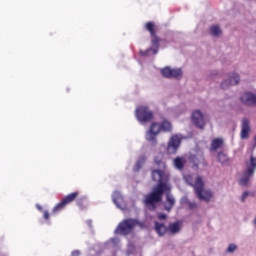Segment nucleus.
Wrapping results in <instances>:
<instances>
[{
    "label": "nucleus",
    "mask_w": 256,
    "mask_h": 256,
    "mask_svg": "<svg viewBox=\"0 0 256 256\" xmlns=\"http://www.w3.org/2000/svg\"><path fill=\"white\" fill-rule=\"evenodd\" d=\"M143 163H145V157L141 158L135 165L134 171H139L141 167H143Z\"/></svg>",
    "instance_id": "obj_25"
},
{
    "label": "nucleus",
    "mask_w": 256,
    "mask_h": 256,
    "mask_svg": "<svg viewBox=\"0 0 256 256\" xmlns=\"http://www.w3.org/2000/svg\"><path fill=\"white\" fill-rule=\"evenodd\" d=\"M210 34L213 35V37H219V35H221V28L218 25H212L210 27Z\"/></svg>",
    "instance_id": "obj_21"
},
{
    "label": "nucleus",
    "mask_w": 256,
    "mask_h": 256,
    "mask_svg": "<svg viewBox=\"0 0 256 256\" xmlns=\"http://www.w3.org/2000/svg\"><path fill=\"white\" fill-rule=\"evenodd\" d=\"M136 117L140 123H149L153 120V112L147 106H140L136 109Z\"/></svg>",
    "instance_id": "obj_8"
},
{
    "label": "nucleus",
    "mask_w": 256,
    "mask_h": 256,
    "mask_svg": "<svg viewBox=\"0 0 256 256\" xmlns=\"http://www.w3.org/2000/svg\"><path fill=\"white\" fill-rule=\"evenodd\" d=\"M223 143V138L213 139L210 145V151H217L218 149H221V147H223Z\"/></svg>",
    "instance_id": "obj_18"
},
{
    "label": "nucleus",
    "mask_w": 256,
    "mask_h": 256,
    "mask_svg": "<svg viewBox=\"0 0 256 256\" xmlns=\"http://www.w3.org/2000/svg\"><path fill=\"white\" fill-rule=\"evenodd\" d=\"M237 250V245L235 244H230L227 248L228 253H234Z\"/></svg>",
    "instance_id": "obj_26"
},
{
    "label": "nucleus",
    "mask_w": 256,
    "mask_h": 256,
    "mask_svg": "<svg viewBox=\"0 0 256 256\" xmlns=\"http://www.w3.org/2000/svg\"><path fill=\"white\" fill-rule=\"evenodd\" d=\"M254 143H255V145H256V135H255V137H254Z\"/></svg>",
    "instance_id": "obj_32"
},
{
    "label": "nucleus",
    "mask_w": 256,
    "mask_h": 256,
    "mask_svg": "<svg viewBox=\"0 0 256 256\" xmlns=\"http://www.w3.org/2000/svg\"><path fill=\"white\" fill-rule=\"evenodd\" d=\"M172 130L173 126L168 120L162 121L160 125L157 122H153L150 125L149 131L146 133V141H149L152 145H157V135H159L161 131L171 133Z\"/></svg>",
    "instance_id": "obj_3"
},
{
    "label": "nucleus",
    "mask_w": 256,
    "mask_h": 256,
    "mask_svg": "<svg viewBox=\"0 0 256 256\" xmlns=\"http://www.w3.org/2000/svg\"><path fill=\"white\" fill-rule=\"evenodd\" d=\"M154 162L156 165H158V167H163L164 169L167 167V164L159 157H155Z\"/></svg>",
    "instance_id": "obj_24"
},
{
    "label": "nucleus",
    "mask_w": 256,
    "mask_h": 256,
    "mask_svg": "<svg viewBox=\"0 0 256 256\" xmlns=\"http://www.w3.org/2000/svg\"><path fill=\"white\" fill-rule=\"evenodd\" d=\"M249 131H251V125L249 123V119L244 118L242 120V130H241L242 139H247L249 137Z\"/></svg>",
    "instance_id": "obj_14"
},
{
    "label": "nucleus",
    "mask_w": 256,
    "mask_h": 256,
    "mask_svg": "<svg viewBox=\"0 0 256 256\" xmlns=\"http://www.w3.org/2000/svg\"><path fill=\"white\" fill-rule=\"evenodd\" d=\"M112 201L116 205V207H118L119 209H123L124 200L123 195H121V192L115 191L112 194Z\"/></svg>",
    "instance_id": "obj_15"
},
{
    "label": "nucleus",
    "mask_w": 256,
    "mask_h": 256,
    "mask_svg": "<svg viewBox=\"0 0 256 256\" xmlns=\"http://www.w3.org/2000/svg\"><path fill=\"white\" fill-rule=\"evenodd\" d=\"M79 255H81V252L79 250H74L72 252V256H79Z\"/></svg>",
    "instance_id": "obj_31"
},
{
    "label": "nucleus",
    "mask_w": 256,
    "mask_h": 256,
    "mask_svg": "<svg viewBox=\"0 0 256 256\" xmlns=\"http://www.w3.org/2000/svg\"><path fill=\"white\" fill-rule=\"evenodd\" d=\"M186 181L188 185L193 187L196 197H198L200 201H206L209 203V201L213 199V192H211V190H205V182H203V178L201 176H197L194 183L191 176H187Z\"/></svg>",
    "instance_id": "obj_2"
},
{
    "label": "nucleus",
    "mask_w": 256,
    "mask_h": 256,
    "mask_svg": "<svg viewBox=\"0 0 256 256\" xmlns=\"http://www.w3.org/2000/svg\"><path fill=\"white\" fill-rule=\"evenodd\" d=\"M152 181L158 183L153 190L146 194L143 199L144 205L149 211H155L157 209V203L163 201V195L171 191V187L163 182L165 179V171L163 170H152L151 172Z\"/></svg>",
    "instance_id": "obj_1"
},
{
    "label": "nucleus",
    "mask_w": 256,
    "mask_h": 256,
    "mask_svg": "<svg viewBox=\"0 0 256 256\" xmlns=\"http://www.w3.org/2000/svg\"><path fill=\"white\" fill-rule=\"evenodd\" d=\"M191 119L193 125H195V127H197L198 129L205 128V118L203 116V113H201L199 110H195L192 113Z\"/></svg>",
    "instance_id": "obj_11"
},
{
    "label": "nucleus",
    "mask_w": 256,
    "mask_h": 256,
    "mask_svg": "<svg viewBox=\"0 0 256 256\" xmlns=\"http://www.w3.org/2000/svg\"><path fill=\"white\" fill-rule=\"evenodd\" d=\"M254 225H256V218H255V220H254Z\"/></svg>",
    "instance_id": "obj_34"
},
{
    "label": "nucleus",
    "mask_w": 256,
    "mask_h": 256,
    "mask_svg": "<svg viewBox=\"0 0 256 256\" xmlns=\"http://www.w3.org/2000/svg\"><path fill=\"white\" fill-rule=\"evenodd\" d=\"M168 231H170L172 233V235H175V234L179 233V231H181V226L179 225L178 222L171 223L168 226Z\"/></svg>",
    "instance_id": "obj_20"
},
{
    "label": "nucleus",
    "mask_w": 256,
    "mask_h": 256,
    "mask_svg": "<svg viewBox=\"0 0 256 256\" xmlns=\"http://www.w3.org/2000/svg\"><path fill=\"white\" fill-rule=\"evenodd\" d=\"M38 209L41 211V209H43L41 206H38Z\"/></svg>",
    "instance_id": "obj_33"
},
{
    "label": "nucleus",
    "mask_w": 256,
    "mask_h": 256,
    "mask_svg": "<svg viewBox=\"0 0 256 256\" xmlns=\"http://www.w3.org/2000/svg\"><path fill=\"white\" fill-rule=\"evenodd\" d=\"M239 81V74L233 73L229 80H225L221 83V89H227L228 87H231V85H238Z\"/></svg>",
    "instance_id": "obj_13"
},
{
    "label": "nucleus",
    "mask_w": 256,
    "mask_h": 256,
    "mask_svg": "<svg viewBox=\"0 0 256 256\" xmlns=\"http://www.w3.org/2000/svg\"><path fill=\"white\" fill-rule=\"evenodd\" d=\"M137 225H139V222L136 219H125L117 226L116 233H118V235H129Z\"/></svg>",
    "instance_id": "obj_5"
},
{
    "label": "nucleus",
    "mask_w": 256,
    "mask_h": 256,
    "mask_svg": "<svg viewBox=\"0 0 256 256\" xmlns=\"http://www.w3.org/2000/svg\"><path fill=\"white\" fill-rule=\"evenodd\" d=\"M189 209H197V203L196 202H188Z\"/></svg>",
    "instance_id": "obj_27"
},
{
    "label": "nucleus",
    "mask_w": 256,
    "mask_h": 256,
    "mask_svg": "<svg viewBox=\"0 0 256 256\" xmlns=\"http://www.w3.org/2000/svg\"><path fill=\"white\" fill-rule=\"evenodd\" d=\"M218 161L219 163H221L222 165H225V163L229 162V157L223 153V152H219L218 153Z\"/></svg>",
    "instance_id": "obj_22"
},
{
    "label": "nucleus",
    "mask_w": 256,
    "mask_h": 256,
    "mask_svg": "<svg viewBox=\"0 0 256 256\" xmlns=\"http://www.w3.org/2000/svg\"><path fill=\"white\" fill-rule=\"evenodd\" d=\"M161 74L166 78V79H179L181 75H183V71L179 68H171L169 66H166L161 69Z\"/></svg>",
    "instance_id": "obj_10"
},
{
    "label": "nucleus",
    "mask_w": 256,
    "mask_h": 256,
    "mask_svg": "<svg viewBox=\"0 0 256 256\" xmlns=\"http://www.w3.org/2000/svg\"><path fill=\"white\" fill-rule=\"evenodd\" d=\"M240 101L244 105H256V94L250 93V92H245L241 97Z\"/></svg>",
    "instance_id": "obj_12"
},
{
    "label": "nucleus",
    "mask_w": 256,
    "mask_h": 256,
    "mask_svg": "<svg viewBox=\"0 0 256 256\" xmlns=\"http://www.w3.org/2000/svg\"><path fill=\"white\" fill-rule=\"evenodd\" d=\"M43 217H44V219H45L46 221H49V219H50V217H51V215L49 214V211L45 210Z\"/></svg>",
    "instance_id": "obj_30"
},
{
    "label": "nucleus",
    "mask_w": 256,
    "mask_h": 256,
    "mask_svg": "<svg viewBox=\"0 0 256 256\" xmlns=\"http://www.w3.org/2000/svg\"><path fill=\"white\" fill-rule=\"evenodd\" d=\"M179 147H181V138L177 135H173L168 141L166 153L168 155H175L177 151H179Z\"/></svg>",
    "instance_id": "obj_9"
},
{
    "label": "nucleus",
    "mask_w": 256,
    "mask_h": 256,
    "mask_svg": "<svg viewBox=\"0 0 256 256\" xmlns=\"http://www.w3.org/2000/svg\"><path fill=\"white\" fill-rule=\"evenodd\" d=\"M146 31L150 32L151 36V45L154 47L151 49L153 51L154 55H157L159 52V43H161V38L157 36V30H155V23L154 22H147L145 24Z\"/></svg>",
    "instance_id": "obj_6"
},
{
    "label": "nucleus",
    "mask_w": 256,
    "mask_h": 256,
    "mask_svg": "<svg viewBox=\"0 0 256 256\" xmlns=\"http://www.w3.org/2000/svg\"><path fill=\"white\" fill-rule=\"evenodd\" d=\"M247 197H249V192H247V191L243 192V194L241 196V201L245 202V199H247Z\"/></svg>",
    "instance_id": "obj_29"
},
{
    "label": "nucleus",
    "mask_w": 256,
    "mask_h": 256,
    "mask_svg": "<svg viewBox=\"0 0 256 256\" xmlns=\"http://www.w3.org/2000/svg\"><path fill=\"white\" fill-rule=\"evenodd\" d=\"M158 219L160 221H165V219H167V214L159 213L158 214Z\"/></svg>",
    "instance_id": "obj_28"
},
{
    "label": "nucleus",
    "mask_w": 256,
    "mask_h": 256,
    "mask_svg": "<svg viewBox=\"0 0 256 256\" xmlns=\"http://www.w3.org/2000/svg\"><path fill=\"white\" fill-rule=\"evenodd\" d=\"M167 193L166 195V203L164 205V209L165 211H167L168 213L171 212V210L173 209V207L175 206V198H173V196H171V191L169 192H164Z\"/></svg>",
    "instance_id": "obj_17"
},
{
    "label": "nucleus",
    "mask_w": 256,
    "mask_h": 256,
    "mask_svg": "<svg viewBox=\"0 0 256 256\" xmlns=\"http://www.w3.org/2000/svg\"><path fill=\"white\" fill-rule=\"evenodd\" d=\"M76 204L78 205V207H80V209H83L85 207V201H87V198L85 197H78V199H76Z\"/></svg>",
    "instance_id": "obj_23"
},
{
    "label": "nucleus",
    "mask_w": 256,
    "mask_h": 256,
    "mask_svg": "<svg viewBox=\"0 0 256 256\" xmlns=\"http://www.w3.org/2000/svg\"><path fill=\"white\" fill-rule=\"evenodd\" d=\"M155 231L160 237H163L167 233L168 228L163 223L155 222Z\"/></svg>",
    "instance_id": "obj_19"
},
{
    "label": "nucleus",
    "mask_w": 256,
    "mask_h": 256,
    "mask_svg": "<svg viewBox=\"0 0 256 256\" xmlns=\"http://www.w3.org/2000/svg\"><path fill=\"white\" fill-rule=\"evenodd\" d=\"M256 169V158L255 156L250 157V161L246 163V171L242 174V178L239 180V185L242 187H247L249 185V181L251 177H253V173H255Z\"/></svg>",
    "instance_id": "obj_4"
},
{
    "label": "nucleus",
    "mask_w": 256,
    "mask_h": 256,
    "mask_svg": "<svg viewBox=\"0 0 256 256\" xmlns=\"http://www.w3.org/2000/svg\"><path fill=\"white\" fill-rule=\"evenodd\" d=\"M186 163H187V160L183 156H178L173 160V165L175 169H178V171H183V169H185Z\"/></svg>",
    "instance_id": "obj_16"
},
{
    "label": "nucleus",
    "mask_w": 256,
    "mask_h": 256,
    "mask_svg": "<svg viewBox=\"0 0 256 256\" xmlns=\"http://www.w3.org/2000/svg\"><path fill=\"white\" fill-rule=\"evenodd\" d=\"M78 197L79 192H72L66 195L57 205L54 206L52 213H54V215H56V213H60V211H63L67 205H71L73 201H77Z\"/></svg>",
    "instance_id": "obj_7"
}]
</instances>
